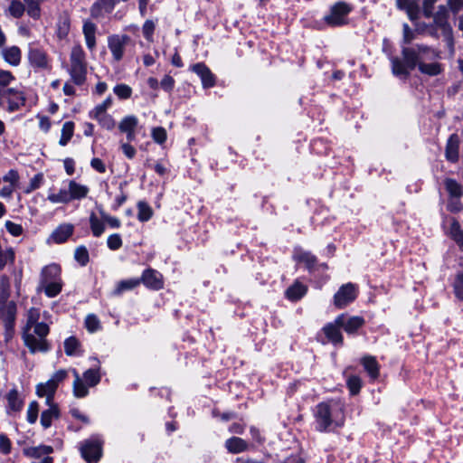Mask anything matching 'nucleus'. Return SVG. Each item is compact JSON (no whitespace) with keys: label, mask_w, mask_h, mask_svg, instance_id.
Here are the masks:
<instances>
[{"label":"nucleus","mask_w":463,"mask_h":463,"mask_svg":"<svg viewBox=\"0 0 463 463\" xmlns=\"http://www.w3.org/2000/svg\"><path fill=\"white\" fill-rule=\"evenodd\" d=\"M137 219L140 222H146L153 215L152 208L146 203L139 202L137 203Z\"/></svg>","instance_id":"49530a36"},{"label":"nucleus","mask_w":463,"mask_h":463,"mask_svg":"<svg viewBox=\"0 0 463 463\" xmlns=\"http://www.w3.org/2000/svg\"><path fill=\"white\" fill-rule=\"evenodd\" d=\"M47 199L52 203H68L71 202V195L69 186H67V188H61L58 193H52L50 191Z\"/></svg>","instance_id":"72a5a7b5"},{"label":"nucleus","mask_w":463,"mask_h":463,"mask_svg":"<svg viewBox=\"0 0 463 463\" xmlns=\"http://www.w3.org/2000/svg\"><path fill=\"white\" fill-rule=\"evenodd\" d=\"M74 227L71 223L59 225L52 233L50 240L55 243L65 242L73 233Z\"/></svg>","instance_id":"a211bd4d"},{"label":"nucleus","mask_w":463,"mask_h":463,"mask_svg":"<svg viewBox=\"0 0 463 463\" xmlns=\"http://www.w3.org/2000/svg\"><path fill=\"white\" fill-rule=\"evenodd\" d=\"M151 134L154 141L158 144H163L166 140V131L163 128H154Z\"/></svg>","instance_id":"0e129e2a"},{"label":"nucleus","mask_w":463,"mask_h":463,"mask_svg":"<svg viewBox=\"0 0 463 463\" xmlns=\"http://www.w3.org/2000/svg\"><path fill=\"white\" fill-rule=\"evenodd\" d=\"M68 376L66 370L61 369L55 372L51 378L45 383H40L35 387L37 396L44 397L45 403L51 404L53 402V397L59 384L63 382Z\"/></svg>","instance_id":"423d86ee"},{"label":"nucleus","mask_w":463,"mask_h":463,"mask_svg":"<svg viewBox=\"0 0 463 463\" xmlns=\"http://www.w3.org/2000/svg\"><path fill=\"white\" fill-rule=\"evenodd\" d=\"M120 148L123 152V154L128 158L132 159L135 157L137 154L136 148L129 144V142H121Z\"/></svg>","instance_id":"774afa93"},{"label":"nucleus","mask_w":463,"mask_h":463,"mask_svg":"<svg viewBox=\"0 0 463 463\" xmlns=\"http://www.w3.org/2000/svg\"><path fill=\"white\" fill-rule=\"evenodd\" d=\"M357 294L358 288L355 284H344L334 296V305L337 308H344L355 300Z\"/></svg>","instance_id":"9d476101"},{"label":"nucleus","mask_w":463,"mask_h":463,"mask_svg":"<svg viewBox=\"0 0 463 463\" xmlns=\"http://www.w3.org/2000/svg\"><path fill=\"white\" fill-rule=\"evenodd\" d=\"M361 363L371 378L376 379L378 377L379 364L375 357L371 355L364 356L362 358Z\"/></svg>","instance_id":"c9c22d12"},{"label":"nucleus","mask_w":463,"mask_h":463,"mask_svg":"<svg viewBox=\"0 0 463 463\" xmlns=\"http://www.w3.org/2000/svg\"><path fill=\"white\" fill-rule=\"evenodd\" d=\"M39 404L37 402H31L28 405L26 411V420L30 424H33L36 422L39 415Z\"/></svg>","instance_id":"09e8293b"},{"label":"nucleus","mask_w":463,"mask_h":463,"mask_svg":"<svg viewBox=\"0 0 463 463\" xmlns=\"http://www.w3.org/2000/svg\"><path fill=\"white\" fill-rule=\"evenodd\" d=\"M64 351L69 356H76L80 354V343L75 337H69L64 341Z\"/></svg>","instance_id":"37998d69"},{"label":"nucleus","mask_w":463,"mask_h":463,"mask_svg":"<svg viewBox=\"0 0 463 463\" xmlns=\"http://www.w3.org/2000/svg\"><path fill=\"white\" fill-rule=\"evenodd\" d=\"M5 228L7 232L13 236H20L23 233V227L21 224L13 222L11 221L5 222Z\"/></svg>","instance_id":"69168bd1"},{"label":"nucleus","mask_w":463,"mask_h":463,"mask_svg":"<svg viewBox=\"0 0 463 463\" xmlns=\"http://www.w3.org/2000/svg\"><path fill=\"white\" fill-rule=\"evenodd\" d=\"M101 379L99 367L89 369L84 372L82 381L86 383L87 387L96 386Z\"/></svg>","instance_id":"4c0bfd02"},{"label":"nucleus","mask_w":463,"mask_h":463,"mask_svg":"<svg viewBox=\"0 0 463 463\" xmlns=\"http://www.w3.org/2000/svg\"><path fill=\"white\" fill-rule=\"evenodd\" d=\"M80 453L88 463H97L102 455V441L99 437H92L82 444Z\"/></svg>","instance_id":"1a4fd4ad"},{"label":"nucleus","mask_w":463,"mask_h":463,"mask_svg":"<svg viewBox=\"0 0 463 463\" xmlns=\"http://www.w3.org/2000/svg\"><path fill=\"white\" fill-rule=\"evenodd\" d=\"M459 138L458 135H451L446 145L445 156L447 160L450 162H457L458 159Z\"/></svg>","instance_id":"5701e85b"},{"label":"nucleus","mask_w":463,"mask_h":463,"mask_svg":"<svg viewBox=\"0 0 463 463\" xmlns=\"http://www.w3.org/2000/svg\"><path fill=\"white\" fill-rule=\"evenodd\" d=\"M93 119L97 120L100 127L107 130H112L115 128V120L109 114H103L98 117L92 118Z\"/></svg>","instance_id":"8fccbe9b"},{"label":"nucleus","mask_w":463,"mask_h":463,"mask_svg":"<svg viewBox=\"0 0 463 463\" xmlns=\"http://www.w3.org/2000/svg\"><path fill=\"white\" fill-rule=\"evenodd\" d=\"M403 61L398 58L392 59V73L398 77L406 78L410 71L418 67L420 73L430 77L438 76L444 71V66L439 61L441 52L426 44H415L402 47Z\"/></svg>","instance_id":"f257e3e1"},{"label":"nucleus","mask_w":463,"mask_h":463,"mask_svg":"<svg viewBox=\"0 0 463 463\" xmlns=\"http://www.w3.org/2000/svg\"><path fill=\"white\" fill-rule=\"evenodd\" d=\"M6 12L14 18H20L25 12V5L20 0H11Z\"/></svg>","instance_id":"79ce46f5"},{"label":"nucleus","mask_w":463,"mask_h":463,"mask_svg":"<svg viewBox=\"0 0 463 463\" xmlns=\"http://www.w3.org/2000/svg\"><path fill=\"white\" fill-rule=\"evenodd\" d=\"M16 317V305L10 301L7 304H0V319L5 326V338L9 341L14 335V325Z\"/></svg>","instance_id":"6e6552de"},{"label":"nucleus","mask_w":463,"mask_h":463,"mask_svg":"<svg viewBox=\"0 0 463 463\" xmlns=\"http://www.w3.org/2000/svg\"><path fill=\"white\" fill-rule=\"evenodd\" d=\"M3 59L12 66H17L21 62L22 52L19 47H3L1 51Z\"/></svg>","instance_id":"4be33fe9"},{"label":"nucleus","mask_w":463,"mask_h":463,"mask_svg":"<svg viewBox=\"0 0 463 463\" xmlns=\"http://www.w3.org/2000/svg\"><path fill=\"white\" fill-rule=\"evenodd\" d=\"M352 11V6L338 2L331 6L329 13L325 15V22L332 27L342 26L348 24V15Z\"/></svg>","instance_id":"0eeeda50"},{"label":"nucleus","mask_w":463,"mask_h":463,"mask_svg":"<svg viewBox=\"0 0 463 463\" xmlns=\"http://www.w3.org/2000/svg\"><path fill=\"white\" fill-rule=\"evenodd\" d=\"M155 28L156 24L152 20H146L142 26L143 35L148 42H153Z\"/></svg>","instance_id":"4d7b16f0"},{"label":"nucleus","mask_w":463,"mask_h":463,"mask_svg":"<svg viewBox=\"0 0 463 463\" xmlns=\"http://www.w3.org/2000/svg\"><path fill=\"white\" fill-rule=\"evenodd\" d=\"M107 245L111 250H117L122 246V239L119 234L114 233L108 237Z\"/></svg>","instance_id":"052dcab7"},{"label":"nucleus","mask_w":463,"mask_h":463,"mask_svg":"<svg viewBox=\"0 0 463 463\" xmlns=\"http://www.w3.org/2000/svg\"><path fill=\"white\" fill-rule=\"evenodd\" d=\"M7 400V412H18L22 410L24 402L20 398L16 389H12L6 394Z\"/></svg>","instance_id":"bb28decb"},{"label":"nucleus","mask_w":463,"mask_h":463,"mask_svg":"<svg viewBox=\"0 0 463 463\" xmlns=\"http://www.w3.org/2000/svg\"><path fill=\"white\" fill-rule=\"evenodd\" d=\"M341 326L335 323H330L324 326L323 330L327 339L335 345H341L343 343V335L340 332Z\"/></svg>","instance_id":"393cba45"},{"label":"nucleus","mask_w":463,"mask_h":463,"mask_svg":"<svg viewBox=\"0 0 463 463\" xmlns=\"http://www.w3.org/2000/svg\"><path fill=\"white\" fill-rule=\"evenodd\" d=\"M24 1L26 5L25 10L27 12V14L34 20H39L42 15V11H41V7H40V4H41L40 0H24Z\"/></svg>","instance_id":"a19ab883"},{"label":"nucleus","mask_w":463,"mask_h":463,"mask_svg":"<svg viewBox=\"0 0 463 463\" xmlns=\"http://www.w3.org/2000/svg\"><path fill=\"white\" fill-rule=\"evenodd\" d=\"M364 318L357 316L347 317L345 315H340L335 318V323L340 325L347 334L356 332L364 325Z\"/></svg>","instance_id":"4468645a"},{"label":"nucleus","mask_w":463,"mask_h":463,"mask_svg":"<svg viewBox=\"0 0 463 463\" xmlns=\"http://www.w3.org/2000/svg\"><path fill=\"white\" fill-rule=\"evenodd\" d=\"M105 221L99 213H90V227L94 237H100L105 232Z\"/></svg>","instance_id":"a878e982"},{"label":"nucleus","mask_w":463,"mask_h":463,"mask_svg":"<svg viewBox=\"0 0 463 463\" xmlns=\"http://www.w3.org/2000/svg\"><path fill=\"white\" fill-rule=\"evenodd\" d=\"M47 405L49 408L42 412L40 419L41 425L43 429L50 428L52 421L60 417V410L56 403L51 402V404Z\"/></svg>","instance_id":"aec40b11"},{"label":"nucleus","mask_w":463,"mask_h":463,"mask_svg":"<svg viewBox=\"0 0 463 463\" xmlns=\"http://www.w3.org/2000/svg\"><path fill=\"white\" fill-rule=\"evenodd\" d=\"M315 418L317 430H334L345 424V405L340 401L321 402L317 406Z\"/></svg>","instance_id":"20e7f679"},{"label":"nucleus","mask_w":463,"mask_h":463,"mask_svg":"<svg viewBox=\"0 0 463 463\" xmlns=\"http://www.w3.org/2000/svg\"><path fill=\"white\" fill-rule=\"evenodd\" d=\"M61 279V269L56 264H50L45 266L41 272L40 285L48 283L49 281H55Z\"/></svg>","instance_id":"b1692460"},{"label":"nucleus","mask_w":463,"mask_h":463,"mask_svg":"<svg viewBox=\"0 0 463 463\" xmlns=\"http://www.w3.org/2000/svg\"><path fill=\"white\" fill-rule=\"evenodd\" d=\"M346 384L350 391V393L352 395H355L360 392V389L362 387V381L360 377L356 375H352L347 378Z\"/></svg>","instance_id":"603ef678"},{"label":"nucleus","mask_w":463,"mask_h":463,"mask_svg":"<svg viewBox=\"0 0 463 463\" xmlns=\"http://www.w3.org/2000/svg\"><path fill=\"white\" fill-rule=\"evenodd\" d=\"M70 31V21L68 18H62L59 21L57 34L60 39L65 38Z\"/></svg>","instance_id":"bf43d9fd"},{"label":"nucleus","mask_w":463,"mask_h":463,"mask_svg":"<svg viewBox=\"0 0 463 463\" xmlns=\"http://www.w3.org/2000/svg\"><path fill=\"white\" fill-rule=\"evenodd\" d=\"M112 105V98L109 96L106 98L100 104H98L92 110L90 111V118L98 117L103 114H108L107 109Z\"/></svg>","instance_id":"a18cd8bd"},{"label":"nucleus","mask_w":463,"mask_h":463,"mask_svg":"<svg viewBox=\"0 0 463 463\" xmlns=\"http://www.w3.org/2000/svg\"><path fill=\"white\" fill-rule=\"evenodd\" d=\"M44 176L43 173H38L30 180L29 184L24 188L25 194H31L34 190L39 189L43 184Z\"/></svg>","instance_id":"de8ad7c7"},{"label":"nucleus","mask_w":463,"mask_h":463,"mask_svg":"<svg viewBox=\"0 0 463 463\" xmlns=\"http://www.w3.org/2000/svg\"><path fill=\"white\" fill-rule=\"evenodd\" d=\"M19 179H20V175L18 174V172L14 169H11L9 170L4 176H3V180L5 182V183H9V185L11 186H14V187H17L18 185V183H19Z\"/></svg>","instance_id":"13d9d810"},{"label":"nucleus","mask_w":463,"mask_h":463,"mask_svg":"<svg viewBox=\"0 0 463 463\" xmlns=\"http://www.w3.org/2000/svg\"><path fill=\"white\" fill-rule=\"evenodd\" d=\"M29 61L33 66L38 68H45L48 65V58L46 53L37 48L30 50Z\"/></svg>","instance_id":"c756f323"},{"label":"nucleus","mask_w":463,"mask_h":463,"mask_svg":"<svg viewBox=\"0 0 463 463\" xmlns=\"http://www.w3.org/2000/svg\"><path fill=\"white\" fill-rule=\"evenodd\" d=\"M192 71L200 77L203 88L207 89L214 85V77L209 68L203 63L194 64L192 67Z\"/></svg>","instance_id":"6ab92c4d"},{"label":"nucleus","mask_w":463,"mask_h":463,"mask_svg":"<svg viewBox=\"0 0 463 463\" xmlns=\"http://www.w3.org/2000/svg\"><path fill=\"white\" fill-rule=\"evenodd\" d=\"M453 287L457 298L463 299V272L457 274Z\"/></svg>","instance_id":"680f3d73"},{"label":"nucleus","mask_w":463,"mask_h":463,"mask_svg":"<svg viewBox=\"0 0 463 463\" xmlns=\"http://www.w3.org/2000/svg\"><path fill=\"white\" fill-rule=\"evenodd\" d=\"M74 258L81 266L89 262V251L84 246H79L74 251Z\"/></svg>","instance_id":"864d4df0"},{"label":"nucleus","mask_w":463,"mask_h":463,"mask_svg":"<svg viewBox=\"0 0 463 463\" xmlns=\"http://www.w3.org/2000/svg\"><path fill=\"white\" fill-rule=\"evenodd\" d=\"M41 288L44 290L47 297L54 298L61 291V279L55 281H49L46 284L41 285Z\"/></svg>","instance_id":"ea45409f"},{"label":"nucleus","mask_w":463,"mask_h":463,"mask_svg":"<svg viewBox=\"0 0 463 463\" xmlns=\"http://www.w3.org/2000/svg\"><path fill=\"white\" fill-rule=\"evenodd\" d=\"M140 281L152 289H160L164 285L162 275L158 271L150 269L143 272Z\"/></svg>","instance_id":"dca6fc26"},{"label":"nucleus","mask_w":463,"mask_h":463,"mask_svg":"<svg viewBox=\"0 0 463 463\" xmlns=\"http://www.w3.org/2000/svg\"><path fill=\"white\" fill-rule=\"evenodd\" d=\"M438 0H422V11L425 17H433V27L435 31L440 30L445 36L450 53L454 54V42L452 38V28L449 23V12L447 6L439 5L438 10L432 14L433 5ZM400 9L405 10L409 18L414 21L420 14V0H396Z\"/></svg>","instance_id":"f03ea898"},{"label":"nucleus","mask_w":463,"mask_h":463,"mask_svg":"<svg viewBox=\"0 0 463 463\" xmlns=\"http://www.w3.org/2000/svg\"><path fill=\"white\" fill-rule=\"evenodd\" d=\"M7 95L9 111L17 110L24 105L25 98L21 91L14 89H8L3 92V96Z\"/></svg>","instance_id":"412c9836"},{"label":"nucleus","mask_w":463,"mask_h":463,"mask_svg":"<svg viewBox=\"0 0 463 463\" xmlns=\"http://www.w3.org/2000/svg\"><path fill=\"white\" fill-rule=\"evenodd\" d=\"M114 93L118 99H126L130 98L132 94V89L127 84H118L113 89Z\"/></svg>","instance_id":"5fc2aeb1"},{"label":"nucleus","mask_w":463,"mask_h":463,"mask_svg":"<svg viewBox=\"0 0 463 463\" xmlns=\"http://www.w3.org/2000/svg\"><path fill=\"white\" fill-rule=\"evenodd\" d=\"M74 124L71 121H67L63 124L61 128V136L59 141L61 146H66L73 136Z\"/></svg>","instance_id":"c03bdc74"},{"label":"nucleus","mask_w":463,"mask_h":463,"mask_svg":"<svg viewBox=\"0 0 463 463\" xmlns=\"http://www.w3.org/2000/svg\"><path fill=\"white\" fill-rule=\"evenodd\" d=\"M225 447L231 453L236 454L245 451L248 449V444L241 438L232 437L226 440Z\"/></svg>","instance_id":"e433bc0d"},{"label":"nucleus","mask_w":463,"mask_h":463,"mask_svg":"<svg viewBox=\"0 0 463 463\" xmlns=\"http://www.w3.org/2000/svg\"><path fill=\"white\" fill-rule=\"evenodd\" d=\"M39 308L31 307L26 313L25 323L22 329V339L31 354L46 353L50 350L47 335L50 332L49 325L40 321Z\"/></svg>","instance_id":"7ed1b4c3"},{"label":"nucleus","mask_w":463,"mask_h":463,"mask_svg":"<svg viewBox=\"0 0 463 463\" xmlns=\"http://www.w3.org/2000/svg\"><path fill=\"white\" fill-rule=\"evenodd\" d=\"M447 209L451 213H458L463 209V204L460 202V197H449L447 204Z\"/></svg>","instance_id":"e2e57ef3"},{"label":"nucleus","mask_w":463,"mask_h":463,"mask_svg":"<svg viewBox=\"0 0 463 463\" xmlns=\"http://www.w3.org/2000/svg\"><path fill=\"white\" fill-rule=\"evenodd\" d=\"M139 279H128L120 280L117 283L114 290L112 291L113 296H120L126 291L132 290L136 288L140 284Z\"/></svg>","instance_id":"473e14b6"},{"label":"nucleus","mask_w":463,"mask_h":463,"mask_svg":"<svg viewBox=\"0 0 463 463\" xmlns=\"http://www.w3.org/2000/svg\"><path fill=\"white\" fill-rule=\"evenodd\" d=\"M71 372L74 376V381L72 384L73 395L76 398H83L87 396L89 393V389L83 383L82 378H80L78 371L76 369H72Z\"/></svg>","instance_id":"c85d7f7f"},{"label":"nucleus","mask_w":463,"mask_h":463,"mask_svg":"<svg viewBox=\"0 0 463 463\" xmlns=\"http://www.w3.org/2000/svg\"><path fill=\"white\" fill-rule=\"evenodd\" d=\"M96 25L90 22L86 21L83 24V34L85 37L86 45L89 50L93 51L96 46Z\"/></svg>","instance_id":"7c9ffc66"},{"label":"nucleus","mask_w":463,"mask_h":463,"mask_svg":"<svg viewBox=\"0 0 463 463\" xmlns=\"http://www.w3.org/2000/svg\"><path fill=\"white\" fill-rule=\"evenodd\" d=\"M444 233L452 239L459 249L463 250V228L454 217L445 216L442 221Z\"/></svg>","instance_id":"9b49d317"},{"label":"nucleus","mask_w":463,"mask_h":463,"mask_svg":"<svg viewBox=\"0 0 463 463\" xmlns=\"http://www.w3.org/2000/svg\"><path fill=\"white\" fill-rule=\"evenodd\" d=\"M138 125V118L134 115L124 117L118 123V129L121 133H125L128 142L136 138V128Z\"/></svg>","instance_id":"ddd939ff"},{"label":"nucleus","mask_w":463,"mask_h":463,"mask_svg":"<svg viewBox=\"0 0 463 463\" xmlns=\"http://www.w3.org/2000/svg\"><path fill=\"white\" fill-rule=\"evenodd\" d=\"M12 444L10 439L5 434H0V452L7 455L11 452Z\"/></svg>","instance_id":"338daca9"},{"label":"nucleus","mask_w":463,"mask_h":463,"mask_svg":"<svg viewBox=\"0 0 463 463\" xmlns=\"http://www.w3.org/2000/svg\"><path fill=\"white\" fill-rule=\"evenodd\" d=\"M71 81L82 85L87 78V61L85 52L79 44L74 45L70 53V63L67 69Z\"/></svg>","instance_id":"39448f33"},{"label":"nucleus","mask_w":463,"mask_h":463,"mask_svg":"<svg viewBox=\"0 0 463 463\" xmlns=\"http://www.w3.org/2000/svg\"><path fill=\"white\" fill-rule=\"evenodd\" d=\"M116 5V0H97L90 7V14L93 18H102L110 14Z\"/></svg>","instance_id":"2eb2a0df"},{"label":"nucleus","mask_w":463,"mask_h":463,"mask_svg":"<svg viewBox=\"0 0 463 463\" xmlns=\"http://www.w3.org/2000/svg\"><path fill=\"white\" fill-rule=\"evenodd\" d=\"M85 326L90 333H95L100 329V321L97 316L90 314L85 318Z\"/></svg>","instance_id":"3c124183"},{"label":"nucleus","mask_w":463,"mask_h":463,"mask_svg":"<svg viewBox=\"0 0 463 463\" xmlns=\"http://www.w3.org/2000/svg\"><path fill=\"white\" fill-rule=\"evenodd\" d=\"M129 42L130 38L127 34H112L108 37V47L115 61L122 60L125 48Z\"/></svg>","instance_id":"f8f14e48"},{"label":"nucleus","mask_w":463,"mask_h":463,"mask_svg":"<svg viewBox=\"0 0 463 463\" xmlns=\"http://www.w3.org/2000/svg\"><path fill=\"white\" fill-rule=\"evenodd\" d=\"M68 186L70 188V193L71 195V201L73 200H81L87 196L89 194V187L77 183L74 180L68 181Z\"/></svg>","instance_id":"2f4dec72"},{"label":"nucleus","mask_w":463,"mask_h":463,"mask_svg":"<svg viewBox=\"0 0 463 463\" xmlns=\"http://www.w3.org/2000/svg\"><path fill=\"white\" fill-rule=\"evenodd\" d=\"M293 259L298 264H303L308 270H312L317 264V258L302 248L294 250Z\"/></svg>","instance_id":"f3484780"},{"label":"nucleus","mask_w":463,"mask_h":463,"mask_svg":"<svg viewBox=\"0 0 463 463\" xmlns=\"http://www.w3.org/2000/svg\"><path fill=\"white\" fill-rule=\"evenodd\" d=\"M445 188L449 197H461L463 194V187L456 180L447 178L444 181Z\"/></svg>","instance_id":"58836bf2"},{"label":"nucleus","mask_w":463,"mask_h":463,"mask_svg":"<svg viewBox=\"0 0 463 463\" xmlns=\"http://www.w3.org/2000/svg\"><path fill=\"white\" fill-rule=\"evenodd\" d=\"M98 212H99V213L101 214L102 218L104 220H106L105 223H107L109 227L115 228V229L120 227L121 222L119 221V219H118L115 216L109 215L108 213H106L104 211V209L102 207H99L98 208Z\"/></svg>","instance_id":"6e6d98bb"},{"label":"nucleus","mask_w":463,"mask_h":463,"mask_svg":"<svg viewBox=\"0 0 463 463\" xmlns=\"http://www.w3.org/2000/svg\"><path fill=\"white\" fill-rule=\"evenodd\" d=\"M53 449L51 446L40 445L36 447H29L24 449V454L29 458L40 459L44 457H48L52 453Z\"/></svg>","instance_id":"cd10ccee"},{"label":"nucleus","mask_w":463,"mask_h":463,"mask_svg":"<svg viewBox=\"0 0 463 463\" xmlns=\"http://www.w3.org/2000/svg\"><path fill=\"white\" fill-rule=\"evenodd\" d=\"M307 286L299 281H296L286 290V297L291 301H297L307 293Z\"/></svg>","instance_id":"f704fd0d"}]
</instances>
